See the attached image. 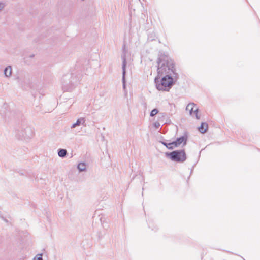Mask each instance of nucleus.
<instances>
[{"label": "nucleus", "mask_w": 260, "mask_h": 260, "mask_svg": "<svg viewBox=\"0 0 260 260\" xmlns=\"http://www.w3.org/2000/svg\"><path fill=\"white\" fill-rule=\"evenodd\" d=\"M157 74L158 76L161 77L164 74H172L173 73L175 77L177 76L175 72L173 60L167 55L164 53L159 54L157 60Z\"/></svg>", "instance_id": "1"}, {"label": "nucleus", "mask_w": 260, "mask_h": 260, "mask_svg": "<svg viewBox=\"0 0 260 260\" xmlns=\"http://www.w3.org/2000/svg\"><path fill=\"white\" fill-rule=\"evenodd\" d=\"M166 75L163 77L161 80L160 83H158L157 81L158 78L160 77L157 76L155 78V83H156V87L158 90L169 91L170 89L174 84V81L173 77L171 76V74H165Z\"/></svg>", "instance_id": "2"}, {"label": "nucleus", "mask_w": 260, "mask_h": 260, "mask_svg": "<svg viewBox=\"0 0 260 260\" xmlns=\"http://www.w3.org/2000/svg\"><path fill=\"white\" fill-rule=\"evenodd\" d=\"M78 82L79 79H77L73 74L65 75L62 78V89L64 91H71Z\"/></svg>", "instance_id": "3"}, {"label": "nucleus", "mask_w": 260, "mask_h": 260, "mask_svg": "<svg viewBox=\"0 0 260 260\" xmlns=\"http://www.w3.org/2000/svg\"><path fill=\"white\" fill-rule=\"evenodd\" d=\"M166 155L172 160L177 162H183L186 158V154L184 149L174 150L171 152H166Z\"/></svg>", "instance_id": "4"}, {"label": "nucleus", "mask_w": 260, "mask_h": 260, "mask_svg": "<svg viewBox=\"0 0 260 260\" xmlns=\"http://www.w3.org/2000/svg\"><path fill=\"white\" fill-rule=\"evenodd\" d=\"M16 135L19 139L27 140L31 138L33 136L34 133L30 127H26L24 129H17Z\"/></svg>", "instance_id": "5"}, {"label": "nucleus", "mask_w": 260, "mask_h": 260, "mask_svg": "<svg viewBox=\"0 0 260 260\" xmlns=\"http://www.w3.org/2000/svg\"><path fill=\"white\" fill-rule=\"evenodd\" d=\"M126 51L125 49V45H124L123 46V53L121 55V59L122 61V82L123 88L124 89L126 88V80H125V74H126Z\"/></svg>", "instance_id": "6"}, {"label": "nucleus", "mask_w": 260, "mask_h": 260, "mask_svg": "<svg viewBox=\"0 0 260 260\" xmlns=\"http://www.w3.org/2000/svg\"><path fill=\"white\" fill-rule=\"evenodd\" d=\"M187 141V137L186 135H184L178 138L176 140V142L177 143V145H178V146L182 143L184 146L186 145Z\"/></svg>", "instance_id": "7"}, {"label": "nucleus", "mask_w": 260, "mask_h": 260, "mask_svg": "<svg viewBox=\"0 0 260 260\" xmlns=\"http://www.w3.org/2000/svg\"><path fill=\"white\" fill-rule=\"evenodd\" d=\"M85 120L84 118H79L75 123L71 125V128L72 129L75 128L77 126H80L81 124H83L84 123H85Z\"/></svg>", "instance_id": "8"}, {"label": "nucleus", "mask_w": 260, "mask_h": 260, "mask_svg": "<svg viewBox=\"0 0 260 260\" xmlns=\"http://www.w3.org/2000/svg\"><path fill=\"white\" fill-rule=\"evenodd\" d=\"M208 128V124L206 122H202L198 129L201 133L204 134L207 132Z\"/></svg>", "instance_id": "9"}, {"label": "nucleus", "mask_w": 260, "mask_h": 260, "mask_svg": "<svg viewBox=\"0 0 260 260\" xmlns=\"http://www.w3.org/2000/svg\"><path fill=\"white\" fill-rule=\"evenodd\" d=\"M6 77H9L12 75V68L11 66H8L5 68L4 71Z\"/></svg>", "instance_id": "10"}, {"label": "nucleus", "mask_w": 260, "mask_h": 260, "mask_svg": "<svg viewBox=\"0 0 260 260\" xmlns=\"http://www.w3.org/2000/svg\"><path fill=\"white\" fill-rule=\"evenodd\" d=\"M67 154V151L65 149L60 148L58 150V155L60 157L64 158Z\"/></svg>", "instance_id": "11"}, {"label": "nucleus", "mask_w": 260, "mask_h": 260, "mask_svg": "<svg viewBox=\"0 0 260 260\" xmlns=\"http://www.w3.org/2000/svg\"><path fill=\"white\" fill-rule=\"evenodd\" d=\"M188 111H189L190 115H192L194 113V115H195L196 118L197 119H200V116H199L198 114V111H199L198 108H196L194 110V108L191 107V109H190L189 110H188Z\"/></svg>", "instance_id": "12"}, {"label": "nucleus", "mask_w": 260, "mask_h": 260, "mask_svg": "<svg viewBox=\"0 0 260 260\" xmlns=\"http://www.w3.org/2000/svg\"><path fill=\"white\" fill-rule=\"evenodd\" d=\"M79 172L85 171L86 170V166L84 162H80L77 166Z\"/></svg>", "instance_id": "13"}, {"label": "nucleus", "mask_w": 260, "mask_h": 260, "mask_svg": "<svg viewBox=\"0 0 260 260\" xmlns=\"http://www.w3.org/2000/svg\"><path fill=\"white\" fill-rule=\"evenodd\" d=\"M161 143L170 150H172L174 148V147L171 145L170 143H168L165 142H161Z\"/></svg>", "instance_id": "14"}, {"label": "nucleus", "mask_w": 260, "mask_h": 260, "mask_svg": "<svg viewBox=\"0 0 260 260\" xmlns=\"http://www.w3.org/2000/svg\"><path fill=\"white\" fill-rule=\"evenodd\" d=\"M159 111L157 109H153L150 112V116L153 117L158 113Z\"/></svg>", "instance_id": "15"}, {"label": "nucleus", "mask_w": 260, "mask_h": 260, "mask_svg": "<svg viewBox=\"0 0 260 260\" xmlns=\"http://www.w3.org/2000/svg\"><path fill=\"white\" fill-rule=\"evenodd\" d=\"M43 254L42 253L37 254L33 259V260H43Z\"/></svg>", "instance_id": "16"}, {"label": "nucleus", "mask_w": 260, "mask_h": 260, "mask_svg": "<svg viewBox=\"0 0 260 260\" xmlns=\"http://www.w3.org/2000/svg\"><path fill=\"white\" fill-rule=\"evenodd\" d=\"M195 106V104L194 103H189L186 108V110H188L190 109H191V107L194 108Z\"/></svg>", "instance_id": "17"}, {"label": "nucleus", "mask_w": 260, "mask_h": 260, "mask_svg": "<svg viewBox=\"0 0 260 260\" xmlns=\"http://www.w3.org/2000/svg\"><path fill=\"white\" fill-rule=\"evenodd\" d=\"M170 144L171 146H173L174 147H178V145H177V143L176 142V140L173 141L172 142L170 143Z\"/></svg>", "instance_id": "18"}, {"label": "nucleus", "mask_w": 260, "mask_h": 260, "mask_svg": "<svg viewBox=\"0 0 260 260\" xmlns=\"http://www.w3.org/2000/svg\"><path fill=\"white\" fill-rule=\"evenodd\" d=\"M154 126L156 128V129H158L159 126H160V124L159 122H155L154 123Z\"/></svg>", "instance_id": "19"}, {"label": "nucleus", "mask_w": 260, "mask_h": 260, "mask_svg": "<svg viewBox=\"0 0 260 260\" xmlns=\"http://www.w3.org/2000/svg\"><path fill=\"white\" fill-rule=\"evenodd\" d=\"M5 5L3 3H0V10H1L3 8H4Z\"/></svg>", "instance_id": "20"}, {"label": "nucleus", "mask_w": 260, "mask_h": 260, "mask_svg": "<svg viewBox=\"0 0 260 260\" xmlns=\"http://www.w3.org/2000/svg\"><path fill=\"white\" fill-rule=\"evenodd\" d=\"M29 57H30V58H32V57H34V54H31V55H30Z\"/></svg>", "instance_id": "21"}, {"label": "nucleus", "mask_w": 260, "mask_h": 260, "mask_svg": "<svg viewBox=\"0 0 260 260\" xmlns=\"http://www.w3.org/2000/svg\"><path fill=\"white\" fill-rule=\"evenodd\" d=\"M21 85H22V87H23L24 88H26L25 87L24 85H23L22 84V83H21Z\"/></svg>", "instance_id": "22"}]
</instances>
